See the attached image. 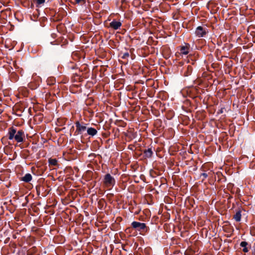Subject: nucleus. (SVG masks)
<instances>
[{"label":"nucleus","instance_id":"obj_1","mask_svg":"<svg viewBox=\"0 0 255 255\" xmlns=\"http://www.w3.org/2000/svg\"><path fill=\"white\" fill-rule=\"evenodd\" d=\"M8 139L9 140H12L14 138L17 142H22L23 141L24 132L22 130H19L16 132V129L11 127L8 129Z\"/></svg>","mask_w":255,"mask_h":255},{"label":"nucleus","instance_id":"obj_2","mask_svg":"<svg viewBox=\"0 0 255 255\" xmlns=\"http://www.w3.org/2000/svg\"><path fill=\"white\" fill-rule=\"evenodd\" d=\"M103 183L106 187L111 188L115 185L116 181L110 174L107 173L104 176Z\"/></svg>","mask_w":255,"mask_h":255},{"label":"nucleus","instance_id":"obj_3","mask_svg":"<svg viewBox=\"0 0 255 255\" xmlns=\"http://www.w3.org/2000/svg\"><path fill=\"white\" fill-rule=\"evenodd\" d=\"M75 125L76 127L75 133L76 134H82L87 129L86 124H81L79 121L76 122Z\"/></svg>","mask_w":255,"mask_h":255},{"label":"nucleus","instance_id":"obj_4","mask_svg":"<svg viewBox=\"0 0 255 255\" xmlns=\"http://www.w3.org/2000/svg\"><path fill=\"white\" fill-rule=\"evenodd\" d=\"M131 227L138 231H143L146 229V226L145 223L134 221L131 223Z\"/></svg>","mask_w":255,"mask_h":255},{"label":"nucleus","instance_id":"obj_5","mask_svg":"<svg viewBox=\"0 0 255 255\" xmlns=\"http://www.w3.org/2000/svg\"><path fill=\"white\" fill-rule=\"evenodd\" d=\"M207 33L206 29L203 28L202 26H198L195 30V34L198 37L204 36Z\"/></svg>","mask_w":255,"mask_h":255},{"label":"nucleus","instance_id":"obj_6","mask_svg":"<svg viewBox=\"0 0 255 255\" xmlns=\"http://www.w3.org/2000/svg\"><path fill=\"white\" fill-rule=\"evenodd\" d=\"M110 27L114 29L117 30L119 29L122 25V23L120 21L113 20L110 23Z\"/></svg>","mask_w":255,"mask_h":255},{"label":"nucleus","instance_id":"obj_7","mask_svg":"<svg viewBox=\"0 0 255 255\" xmlns=\"http://www.w3.org/2000/svg\"><path fill=\"white\" fill-rule=\"evenodd\" d=\"M180 53L183 55H187L189 51V45L186 44L185 45L181 46L180 48Z\"/></svg>","mask_w":255,"mask_h":255},{"label":"nucleus","instance_id":"obj_8","mask_svg":"<svg viewBox=\"0 0 255 255\" xmlns=\"http://www.w3.org/2000/svg\"><path fill=\"white\" fill-rule=\"evenodd\" d=\"M87 131L88 134L92 136L95 135L97 133V130L93 128H88L87 130Z\"/></svg>","mask_w":255,"mask_h":255},{"label":"nucleus","instance_id":"obj_9","mask_svg":"<svg viewBox=\"0 0 255 255\" xmlns=\"http://www.w3.org/2000/svg\"><path fill=\"white\" fill-rule=\"evenodd\" d=\"M153 152L151 148H149L144 151V154L146 157L150 158L152 156Z\"/></svg>","mask_w":255,"mask_h":255},{"label":"nucleus","instance_id":"obj_10","mask_svg":"<svg viewBox=\"0 0 255 255\" xmlns=\"http://www.w3.org/2000/svg\"><path fill=\"white\" fill-rule=\"evenodd\" d=\"M248 244V243L246 241H243L240 244V246L243 248V251L244 253H247L249 252V250L248 249V248L247 247Z\"/></svg>","mask_w":255,"mask_h":255},{"label":"nucleus","instance_id":"obj_11","mask_svg":"<svg viewBox=\"0 0 255 255\" xmlns=\"http://www.w3.org/2000/svg\"><path fill=\"white\" fill-rule=\"evenodd\" d=\"M32 180V176L30 174L27 173L23 177H22V181L25 182H29Z\"/></svg>","mask_w":255,"mask_h":255},{"label":"nucleus","instance_id":"obj_12","mask_svg":"<svg viewBox=\"0 0 255 255\" xmlns=\"http://www.w3.org/2000/svg\"><path fill=\"white\" fill-rule=\"evenodd\" d=\"M234 219L237 222H240L241 219V212L240 211H237L234 216Z\"/></svg>","mask_w":255,"mask_h":255},{"label":"nucleus","instance_id":"obj_13","mask_svg":"<svg viewBox=\"0 0 255 255\" xmlns=\"http://www.w3.org/2000/svg\"><path fill=\"white\" fill-rule=\"evenodd\" d=\"M48 163L51 165L56 166L57 165V160L55 158H49L48 159Z\"/></svg>","mask_w":255,"mask_h":255},{"label":"nucleus","instance_id":"obj_14","mask_svg":"<svg viewBox=\"0 0 255 255\" xmlns=\"http://www.w3.org/2000/svg\"><path fill=\"white\" fill-rule=\"evenodd\" d=\"M32 1L36 3L37 4V6H40L41 4H43L44 3L45 0H32Z\"/></svg>","mask_w":255,"mask_h":255},{"label":"nucleus","instance_id":"obj_15","mask_svg":"<svg viewBox=\"0 0 255 255\" xmlns=\"http://www.w3.org/2000/svg\"><path fill=\"white\" fill-rule=\"evenodd\" d=\"M75 1L76 2V3H80V2H82V1H84V0H75Z\"/></svg>","mask_w":255,"mask_h":255},{"label":"nucleus","instance_id":"obj_16","mask_svg":"<svg viewBox=\"0 0 255 255\" xmlns=\"http://www.w3.org/2000/svg\"><path fill=\"white\" fill-rule=\"evenodd\" d=\"M202 175L204 176L205 178H206L207 177V174L205 173H203Z\"/></svg>","mask_w":255,"mask_h":255}]
</instances>
